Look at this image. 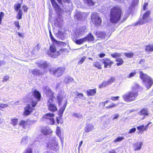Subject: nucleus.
Instances as JSON below:
<instances>
[{
  "label": "nucleus",
  "mask_w": 153,
  "mask_h": 153,
  "mask_svg": "<svg viewBox=\"0 0 153 153\" xmlns=\"http://www.w3.org/2000/svg\"><path fill=\"white\" fill-rule=\"evenodd\" d=\"M85 2H86L89 5L93 6L94 5V3L92 0H83Z\"/></svg>",
  "instance_id": "40"
},
{
  "label": "nucleus",
  "mask_w": 153,
  "mask_h": 153,
  "mask_svg": "<svg viewBox=\"0 0 153 153\" xmlns=\"http://www.w3.org/2000/svg\"><path fill=\"white\" fill-rule=\"evenodd\" d=\"M124 54L126 57L131 58L133 56L134 53L132 52H126L124 53Z\"/></svg>",
  "instance_id": "30"
},
{
  "label": "nucleus",
  "mask_w": 153,
  "mask_h": 153,
  "mask_svg": "<svg viewBox=\"0 0 153 153\" xmlns=\"http://www.w3.org/2000/svg\"><path fill=\"white\" fill-rule=\"evenodd\" d=\"M115 81V78L113 77H111L108 81L106 82V84L107 85H110L114 82Z\"/></svg>",
  "instance_id": "33"
},
{
  "label": "nucleus",
  "mask_w": 153,
  "mask_h": 153,
  "mask_svg": "<svg viewBox=\"0 0 153 153\" xmlns=\"http://www.w3.org/2000/svg\"><path fill=\"white\" fill-rule=\"evenodd\" d=\"M140 78L142 80L143 82H145L146 80L147 79V77H150L148 76L146 74H144L142 71H140L139 72Z\"/></svg>",
  "instance_id": "14"
},
{
  "label": "nucleus",
  "mask_w": 153,
  "mask_h": 153,
  "mask_svg": "<svg viewBox=\"0 0 153 153\" xmlns=\"http://www.w3.org/2000/svg\"><path fill=\"white\" fill-rule=\"evenodd\" d=\"M18 122V119H13L11 120V123L13 126H15L17 124Z\"/></svg>",
  "instance_id": "41"
},
{
  "label": "nucleus",
  "mask_w": 153,
  "mask_h": 153,
  "mask_svg": "<svg viewBox=\"0 0 153 153\" xmlns=\"http://www.w3.org/2000/svg\"><path fill=\"white\" fill-rule=\"evenodd\" d=\"M19 124L20 126H22L24 128H25L26 126L28 125L27 121H25L24 120L20 121L19 123Z\"/></svg>",
  "instance_id": "25"
},
{
  "label": "nucleus",
  "mask_w": 153,
  "mask_h": 153,
  "mask_svg": "<svg viewBox=\"0 0 153 153\" xmlns=\"http://www.w3.org/2000/svg\"><path fill=\"white\" fill-rule=\"evenodd\" d=\"M65 71V67H59L53 71V74L55 77H58L62 75Z\"/></svg>",
  "instance_id": "7"
},
{
  "label": "nucleus",
  "mask_w": 153,
  "mask_h": 153,
  "mask_svg": "<svg viewBox=\"0 0 153 153\" xmlns=\"http://www.w3.org/2000/svg\"><path fill=\"white\" fill-rule=\"evenodd\" d=\"M10 77L8 75H6L4 76L3 78L2 81L3 82H5L8 81Z\"/></svg>",
  "instance_id": "52"
},
{
  "label": "nucleus",
  "mask_w": 153,
  "mask_h": 153,
  "mask_svg": "<svg viewBox=\"0 0 153 153\" xmlns=\"http://www.w3.org/2000/svg\"><path fill=\"white\" fill-rule=\"evenodd\" d=\"M41 132L44 135L48 134L49 133H51L52 131L50 130H49L47 128H44L42 129L41 130Z\"/></svg>",
  "instance_id": "27"
},
{
  "label": "nucleus",
  "mask_w": 153,
  "mask_h": 153,
  "mask_svg": "<svg viewBox=\"0 0 153 153\" xmlns=\"http://www.w3.org/2000/svg\"><path fill=\"white\" fill-rule=\"evenodd\" d=\"M94 33L97 38L102 39H105L106 36V33L104 31L97 30L94 32Z\"/></svg>",
  "instance_id": "9"
},
{
  "label": "nucleus",
  "mask_w": 153,
  "mask_h": 153,
  "mask_svg": "<svg viewBox=\"0 0 153 153\" xmlns=\"http://www.w3.org/2000/svg\"><path fill=\"white\" fill-rule=\"evenodd\" d=\"M119 97V96L112 97L111 98V100L113 101H116L118 100Z\"/></svg>",
  "instance_id": "56"
},
{
  "label": "nucleus",
  "mask_w": 153,
  "mask_h": 153,
  "mask_svg": "<svg viewBox=\"0 0 153 153\" xmlns=\"http://www.w3.org/2000/svg\"><path fill=\"white\" fill-rule=\"evenodd\" d=\"M93 66L99 69H102V65L99 61H96L94 62L93 64Z\"/></svg>",
  "instance_id": "23"
},
{
  "label": "nucleus",
  "mask_w": 153,
  "mask_h": 153,
  "mask_svg": "<svg viewBox=\"0 0 153 153\" xmlns=\"http://www.w3.org/2000/svg\"><path fill=\"white\" fill-rule=\"evenodd\" d=\"M105 56V54L103 53H100L99 55V56L100 58H103Z\"/></svg>",
  "instance_id": "62"
},
{
  "label": "nucleus",
  "mask_w": 153,
  "mask_h": 153,
  "mask_svg": "<svg viewBox=\"0 0 153 153\" xmlns=\"http://www.w3.org/2000/svg\"><path fill=\"white\" fill-rule=\"evenodd\" d=\"M86 59V57L85 56H83L81 59L79 60L78 62V64L80 65Z\"/></svg>",
  "instance_id": "42"
},
{
  "label": "nucleus",
  "mask_w": 153,
  "mask_h": 153,
  "mask_svg": "<svg viewBox=\"0 0 153 153\" xmlns=\"http://www.w3.org/2000/svg\"><path fill=\"white\" fill-rule=\"evenodd\" d=\"M94 128V126L93 125L88 124L85 128V131L89 132L92 131Z\"/></svg>",
  "instance_id": "26"
},
{
  "label": "nucleus",
  "mask_w": 153,
  "mask_h": 153,
  "mask_svg": "<svg viewBox=\"0 0 153 153\" xmlns=\"http://www.w3.org/2000/svg\"><path fill=\"white\" fill-rule=\"evenodd\" d=\"M54 115L53 114L51 113H50L46 114L45 115V117L46 119H49L51 118V117H53Z\"/></svg>",
  "instance_id": "34"
},
{
  "label": "nucleus",
  "mask_w": 153,
  "mask_h": 153,
  "mask_svg": "<svg viewBox=\"0 0 153 153\" xmlns=\"http://www.w3.org/2000/svg\"><path fill=\"white\" fill-rule=\"evenodd\" d=\"M54 100L52 98L49 99L48 101L47 105L48 110L52 112H54L57 110L56 105L54 104Z\"/></svg>",
  "instance_id": "6"
},
{
  "label": "nucleus",
  "mask_w": 153,
  "mask_h": 153,
  "mask_svg": "<svg viewBox=\"0 0 153 153\" xmlns=\"http://www.w3.org/2000/svg\"><path fill=\"white\" fill-rule=\"evenodd\" d=\"M49 50L51 53H54V54H49L51 57L53 58L57 57L58 56L60 55L63 53L65 51V49H60L56 52V48L55 46H50Z\"/></svg>",
  "instance_id": "5"
},
{
  "label": "nucleus",
  "mask_w": 153,
  "mask_h": 153,
  "mask_svg": "<svg viewBox=\"0 0 153 153\" xmlns=\"http://www.w3.org/2000/svg\"><path fill=\"white\" fill-rule=\"evenodd\" d=\"M56 120L58 124H62L63 123V121L61 118L57 117Z\"/></svg>",
  "instance_id": "46"
},
{
  "label": "nucleus",
  "mask_w": 153,
  "mask_h": 153,
  "mask_svg": "<svg viewBox=\"0 0 153 153\" xmlns=\"http://www.w3.org/2000/svg\"><path fill=\"white\" fill-rule=\"evenodd\" d=\"M111 56L114 58H116L120 57L121 56V54L120 53L115 52L111 54Z\"/></svg>",
  "instance_id": "29"
},
{
  "label": "nucleus",
  "mask_w": 153,
  "mask_h": 153,
  "mask_svg": "<svg viewBox=\"0 0 153 153\" xmlns=\"http://www.w3.org/2000/svg\"><path fill=\"white\" fill-rule=\"evenodd\" d=\"M148 3H145L144 4H143V10H146V7L148 6Z\"/></svg>",
  "instance_id": "61"
},
{
  "label": "nucleus",
  "mask_w": 153,
  "mask_h": 153,
  "mask_svg": "<svg viewBox=\"0 0 153 153\" xmlns=\"http://www.w3.org/2000/svg\"><path fill=\"white\" fill-rule=\"evenodd\" d=\"M146 82L145 83V85L146 88L147 89L149 88L153 84V80L150 77H147Z\"/></svg>",
  "instance_id": "10"
},
{
  "label": "nucleus",
  "mask_w": 153,
  "mask_h": 153,
  "mask_svg": "<svg viewBox=\"0 0 153 153\" xmlns=\"http://www.w3.org/2000/svg\"><path fill=\"white\" fill-rule=\"evenodd\" d=\"M21 6V4L19 3L16 4L14 5V9L17 12L20 8Z\"/></svg>",
  "instance_id": "35"
},
{
  "label": "nucleus",
  "mask_w": 153,
  "mask_h": 153,
  "mask_svg": "<svg viewBox=\"0 0 153 153\" xmlns=\"http://www.w3.org/2000/svg\"><path fill=\"white\" fill-rule=\"evenodd\" d=\"M48 119L50 120V124L53 125L55 124L54 119L53 118H51Z\"/></svg>",
  "instance_id": "53"
},
{
  "label": "nucleus",
  "mask_w": 153,
  "mask_h": 153,
  "mask_svg": "<svg viewBox=\"0 0 153 153\" xmlns=\"http://www.w3.org/2000/svg\"><path fill=\"white\" fill-rule=\"evenodd\" d=\"M123 15L121 8L119 6L113 7L111 9L109 14V20L112 24H115L120 20Z\"/></svg>",
  "instance_id": "1"
},
{
  "label": "nucleus",
  "mask_w": 153,
  "mask_h": 153,
  "mask_svg": "<svg viewBox=\"0 0 153 153\" xmlns=\"http://www.w3.org/2000/svg\"><path fill=\"white\" fill-rule=\"evenodd\" d=\"M137 129L140 131H143L145 130V128L144 127V126L143 125H141L140 126H139L137 127ZM146 130L145 131H146Z\"/></svg>",
  "instance_id": "44"
},
{
  "label": "nucleus",
  "mask_w": 153,
  "mask_h": 153,
  "mask_svg": "<svg viewBox=\"0 0 153 153\" xmlns=\"http://www.w3.org/2000/svg\"><path fill=\"white\" fill-rule=\"evenodd\" d=\"M136 74V71L131 72L127 76V77L128 78H131L135 76Z\"/></svg>",
  "instance_id": "48"
},
{
  "label": "nucleus",
  "mask_w": 153,
  "mask_h": 153,
  "mask_svg": "<svg viewBox=\"0 0 153 153\" xmlns=\"http://www.w3.org/2000/svg\"><path fill=\"white\" fill-rule=\"evenodd\" d=\"M115 61L117 62L116 63V65L117 66H120L122 65L124 62L123 59L121 58H119L116 59Z\"/></svg>",
  "instance_id": "24"
},
{
  "label": "nucleus",
  "mask_w": 153,
  "mask_h": 153,
  "mask_svg": "<svg viewBox=\"0 0 153 153\" xmlns=\"http://www.w3.org/2000/svg\"><path fill=\"white\" fill-rule=\"evenodd\" d=\"M4 13L3 12H1L0 13V24H1V21L2 19L4 18Z\"/></svg>",
  "instance_id": "50"
},
{
  "label": "nucleus",
  "mask_w": 153,
  "mask_h": 153,
  "mask_svg": "<svg viewBox=\"0 0 153 153\" xmlns=\"http://www.w3.org/2000/svg\"><path fill=\"white\" fill-rule=\"evenodd\" d=\"M108 153H117L114 149H111L109 151Z\"/></svg>",
  "instance_id": "64"
},
{
  "label": "nucleus",
  "mask_w": 153,
  "mask_h": 153,
  "mask_svg": "<svg viewBox=\"0 0 153 153\" xmlns=\"http://www.w3.org/2000/svg\"><path fill=\"white\" fill-rule=\"evenodd\" d=\"M76 19L78 21H82V20L83 16L82 14L80 12L76 13L75 16Z\"/></svg>",
  "instance_id": "19"
},
{
  "label": "nucleus",
  "mask_w": 153,
  "mask_h": 153,
  "mask_svg": "<svg viewBox=\"0 0 153 153\" xmlns=\"http://www.w3.org/2000/svg\"><path fill=\"white\" fill-rule=\"evenodd\" d=\"M51 39L52 42L56 43H57V41L53 37V36L51 38Z\"/></svg>",
  "instance_id": "59"
},
{
  "label": "nucleus",
  "mask_w": 153,
  "mask_h": 153,
  "mask_svg": "<svg viewBox=\"0 0 153 153\" xmlns=\"http://www.w3.org/2000/svg\"><path fill=\"white\" fill-rule=\"evenodd\" d=\"M72 116L76 118H80L82 116V114H78L76 113H74L72 114Z\"/></svg>",
  "instance_id": "47"
},
{
  "label": "nucleus",
  "mask_w": 153,
  "mask_h": 153,
  "mask_svg": "<svg viewBox=\"0 0 153 153\" xmlns=\"http://www.w3.org/2000/svg\"><path fill=\"white\" fill-rule=\"evenodd\" d=\"M124 139V137L123 136L118 137L115 139L113 141L114 143L120 142Z\"/></svg>",
  "instance_id": "36"
},
{
  "label": "nucleus",
  "mask_w": 153,
  "mask_h": 153,
  "mask_svg": "<svg viewBox=\"0 0 153 153\" xmlns=\"http://www.w3.org/2000/svg\"><path fill=\"white\" fill-rule=\"evenodd\" d=\"M14 23L15 26L17 28L18 30H19L20 27L19 22V21H15L14 22Z\"/></svg>",
  "instance_id": "43"
},
{
  "label": "nucleus",
  "mask_w": 153,
  "mask_h": 153,
  "mask_svg": "<svg viewBox=\"0 0 153 153\" xmlns=\"http://www.w3.org/2000/svg\"><path fill=\"white\" fill-rule=\"evenodd\" d=\"M52 6L56 11L60 12L61 9L55 0H50Z\"/></svg>",
  "instance_id": "11"
},
{
  "label": "nucleus",
  "mask_w": 153,
  "mask_h": 153,
  "mask_svg": "<svg viewBox=\"0 0 153 153\" xmlns=\"http://www.w3.org/2000/svg\"><path fill=\"white\" fill-rule=\"evenodd\" d=\"M77 97L76 98H79L80 99L81 98L83 97V95L82 93H77Z\"/></svg>",
  "instance_id": "57"
},
{
  "label": "nucleus",
  "mask_w": 153,
  "mask_h": 153,
  "mask_svg": "<svg viewBox=\"0 0 153 153\" xmlns=\"http://www.w3.org/2000/svg\"><path fill=\"white\" fill-rule=\"evenodd\" d=\"M56 98L57 100L58 105L61 106L62 105V103L64 98V97L61 94H58L56 96Z\"/></svg>",
  "instance_id": "17"
},
{
  "label": "nucleus",
  "mask_w": 153,
  "mask_h": 153,
  "mask_svg": "<svg viewBox=\"0 0 153 153\" xmlns=\"http://www.w3.org/2000/svg\"><path fill=\"white\" fill-rule=\"evenodd\" d=\"M127 17L126 16H124L122 20L121 21V23L124 22L127 19Z\"/></svg>",
  "instance_id": "63"
},
{
  "label": "nucleus",
  "mask_w": 153,
  "mask_h": 153,
  "mask_svg": "<svg viewBox=\"0 0 153 153\" xmlns=\"http://www.w3.org/2000/svg\"><path fill=\"white\" fill-rule=\"evenodd\" d=\"M52 147L53 150L54 151H57L59 149V147L58 146V144L57 143H56L55 145L54 144L52 145Z\"/></svg>",
  "instance_id": "37"
},
{
  "label": "nucleus",
  "mask_w": 153,
  "mask_h": 153,
  "mask_svg": "<svg viewBox=\"0 0 153 153\" xmlns=\"http://www.w3.org/2000/svg\"><path fill=\"white\" fill-rule=\"evenodd\" d=\"M8 105L6 103H0V110H2V109L6 108L8 106Z\"/></svg>",
  "instance_id": "39"
},
{
  "label": "nucleus",
  "mask_w": 153,
  "mask_h": 153,
  "mask_svg": "<svg viewBox=\"0 0 153 153\" xmlns=\"http://www.w3.org/2000/svg\"><path fill=\"white\" fill-rule=\"evenodd\" d=\"M37 102L32 101L31 102L32 106L30 104H27L24 108V111L23 113L24 115L27 116L29 115L34 110V107L37 105Z\"/></svg>",
  "instance_id": "3"
},
{
  "label": "nucleus",
  "mask_w": 153,
  "mask_h": 153,
  "mask_svg": "<svg viewBox=\"0 0 153 153\" xmlns=\"http://www.w3.org/2000/svg\"><path fill=\"white\" fill-rule=\"evenodd\" d=\"M136 131V128H133L131 129L128 131V133L131 134L134 133Z\"/></svg>",
  "instance_id": "54"
},
{
  "label": "nucleus",
  "mask_w": 153,
  "mask_h": 153,
  "mask_svg": "<svg viewBox=\"0 0 153 153\" xmlns=\"http://www.w3.org/2000/svg\"><path fill=\"white\" fill-rule=\"evenodd\" d=\"M85 42H91L94 40V37L91 33H89L86 36L84 37Z\"/></svg>",
  "instance_id": "12"
},
{
  "label": "nucleus",
  "mask_w": 153,
  "mask_h": 153,
  "mask_svg": "<svg viewBox=\"0 0 153 153\" xmlns=\"http://www.w3.org/2000/svg\"><path fill=\"white\" fill-rule=\"evenodd\" d=\"M145 51L146 52L150 53L153 51V45L149 44L146 46Z\"/></svg>",
  "instance_id": "20"
},
{
  "label": "nucleus",
  "mask_w": 153,
  "mask_h": 153,
  "mask_svg": "<svg viewBox=\"0 0 153 153\" xmlns=\"http://www.w3.org/2000/svg\"><path fill=\"white\" fill-rule=\"evenodd\" d=\"M24 153H32V149L30 148L27 149Z\"/></svg>",
  "instance_id": "58"
},
{
  "label": "nucleus",
  "mask_w": 153,
  "mask_h": 153,
  "mask_svg": "<svg viewBox=\"0 0 153 153\" xmlns=\"http://www.w3.org/2000/svg\"><path fill=\"white\" fill-rule=\"evenodd\" d=\"M96 88L89 89L86 91V94L87 96H94L96 93Z\"/></svg>",
  "instance_id": "15"
},
{
  "label": "nucleus",
  "mask_w": 153,
  "mask_h": 153,
  "mask_svg": "<svg viewBox=\"0 0 153 153\" xmlns=\"http://www.w3.org/2000/svg\"><path fill=\"white\" fill-rule=\"evenodd\" d=\"M33 95L35 98L38 99V91L34 90L33 92Z\"/></svg>",
  "instance_id": "49"
},
{
  "label": "nucleus",
  "mask_w": 153,
  "mask_h": 153,
  "mask_svg": "<svg viewBox=\"0 0 153 153\" xmlns=\"http://www.w3.org/2000/svg\"><path fill=\"white\" fill-rule=\"evenodd\" d=\"M32 74L33 75L35 76L37 74L38 71L37 70H33L31 71Z\"/></svg>",
  "instance_id": "60"
},
{
  "label": "nucleus",
  "mask_w": 153,
  "mask_h": 153,
  "mask_svg": "<svg viewBox=\"0 0 153 153\" xmlns=\"http://www.w3.org/2000/svg\"><path fill=\"white\" fill-rule=\"evenodd\" d=\"M151 11L150 10H149L146 11L143 14L142 18L143 19L147 20L146 19L149 17Z\"/></svg>",
  "instance_id": "28"
},
{
  "label": "nucleus",
  "mask_w": 153,
  "mask_h": 153,
  "mask_svg": "<svg viewBox=\"0 0 153 153\" xmlns=\"http://www.w3.org/2000/svg\"><path fill=\"white\" fill-rule=\"evenodd\" d=\"M143 144V142L140 143L137 142L136 143H134L133 146L134 148V150L137 151L140 150L141 149Z\"/></svg>",
  "instance_id": "13"
},
{
  "label": "nucleus",
  "mask_w": 153,
  "mask_h": 153,
  "mask_svg": "<svg viewBox=\"0 0 153 153\" xmlns=\"http://www.w3.org/2000/svg\"><path fill=\"white\" fill-rule=\"evenodd\" d=\"M22 14L23 13L22 10H19L16 15V17L17 19L19 20L21 19L22 18Z\"/></svg>",
  "instance_id": "31"
},
{
  "label": "nucleus",
  "mask_w": 153,
  "mask_h": 153,
  "mask_svg": "<svg viewBox=\"0 0 153 153\" xmlns=\"http://www.w3.org/2000/svg\"><path fill=\"white\" fill-rule=\"evenodd\" d=\"M138 93V87L133 86L131 88V90L124 95L123 97L124 101L127 102H132L136 100L139 95Z\"/></svg>",
  "instance_id": "2"
},
{
  "label": "nucleus",
  "mask_w": 153,
  "mask_h": 153,
  "mask_svg": "<svg viewBox=\"0 0 153 153\" xmlns=\"http://www.w3.org/2000/svg\"><path fill=\"white\" fill-rule=\"evenodd\" d=\"M91 18L92 22L95 26H99L101 25L102 20L97 13H92L91 16Z\"/></svg>",
  "instance_id": "4"
},
{
  "label": "nucleus",
  "mask_w": 153,
  "mask_h": 153,
  "mask_svg": "<svg viewBox=\"0 0 153 153\" xmlns=\"http://www.w3.org/2000/svg\"><path fill=\"white\" fill-rule=\"evenodd\" d=\"M56 134L58 136H60L61 135V128L59 126H57L56 127Z\"/></svg>",
  "instance_id": "38"
},
{
  "label": "nucleus",
  "mask_w": 153,
  "mask_h": 153,
  "mask_svg": "<svg viewBox=\"0 0 153 153\" xmlns=\"http://www.w3.org/2000/svg\"><path fill=\"white\" fill-rule=\"evenodd\" d=\"M39 66L40 68L42 69L47 68L49 66V64L46 62H44L40 63Z\"/></svg>",
  "instance_id": "18"
},
{
  "label": "nucleus",
  "mask_w": 153,
  "mask_h": 153,
  "mask_svg": "<svg viewBox=\"0 0 153 153\" xmlns=\"http://www.w3.org/2000/svg\"><path fill=\"white\" fill-rule=\"evenodd\" d=\"M22 8L25 12H27L28 9V8L27 6L25 5H24L22 6Z\"/></svg>",
  "instance_id": "55"
},
{
  "label": "nucleus",
  "mask_w": 153,
  "mask_h": 153,
  "mask_svg": "<svg viewBox=\"0 0 153 153\" xmlns=\"http://www.w3.org/2000/svg\"><path fill=\"white\" fill-rule=\"evenodd\" d=\"M67 104V100H66L63 106L60 108L59 109V112L61 114H62L64 111Z\"/></svg>",
  "instance_id": "32"
},
{
  "label": "nucleus",
  "mask_w": 153,
  "mask_h": 153,
  "mask_svg": "<svg viewBox=\"0 0 153 153\" xmlns=\"http://www.w3.org/2000/svg\"><path fill=\"white\" fill-rule=\"evenodd\" d=\"M139 2V0H133L131 3V5L133 6L137 5Z\"/></svg>",
  "instance_id": "51"
},
{
  "label": "nucleus",
  "mask_w": 153,
  "mask_h": 153,
  "mask_svg": "<svg viewBox=\"0 0 153 153\" xmlns=\"http://www.w3.org/2000/svg\"><path fill=\"white\" fill-rule=\"evenodd\" d=\"M148 21L147 20L143 19H139L135 23V25H142L144 24L145 23L147 22Z\"/></svg>",
  "instance_id": "21"
},
{
  "label": "nucleus",
  "mask_w": 153,
  "mask_h": 153,
  "mask_svg": "<svg viewBox=\"0 0 153 153\" xmlns=\"http://www.w3.org/2000/svg\"><path fill=\"white\" fill-rule=\"evenodd\" d=\"M74 42L78 45H81L83 44L85 42L84 37L78 39H76L74 41Z\"/></svg>",
  "instance_id": "22"
},
{
  "label": "nucleus",
  "mask_w": 153,
  "mask_h": 153,
  "mask_svg": "<svg viewBox=\"0 0 153 153\" xmlns=\"http://www.w3.org/2000/svg\"><path fill=\"white\" fill-rule=\"evenodd\" d=\"M102 63L104 64V67L106 68L107 67L110 68L114 64V62L108 58H105L102 60Z\"/></svg>",
  "instance_id": "8"
},
{
  "label": "nucleus",
  "mask_w": 153,
  "mask_h": 153,
  "mask_svg": "<svg viewBox=\"0 0 153 153\" xmlns=\"http://www.w3.org/2000/svg\"><path fill=\"white\" fill-rule=\"evenodd\" d=\"M117 105V104H115L114 103H111V105H110L105 107L106 109H110L115 107Z\"/></svg>",
  "instance_id": "45"
},
{
  "label": "nucleus",
  "mask_w": 153,
  "mask_h": 153,
  "mask_svg": "<svg viewBox=\"0 0 153 153\" xmlns=\"http://www.w3.org/2000/svg\"><path fill=\"white\" fill-rule=\"evenodd\" d=\"M139 114L140 115L146 116L149 115V111L147 108H143L140 111Z\"/></svg>",
  "instance_id": "16"
}]
</instances>
